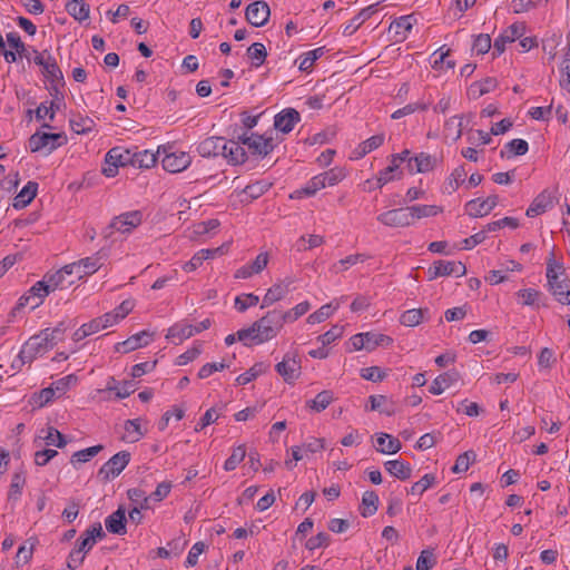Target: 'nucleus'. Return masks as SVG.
Listing matches in <instances>:
<instances>
[{"label": "nucleus", "mask_w": 570, "mask_h": 570, "mask_svg": "<svg viewBox=\"0 0 570 570\" xmlns=\"http://www.w3.org/2000/svg\"><path fill=\"white\" fill-rule=\"evenodd\" d=\"M322 55H323V48H317V49H314V50H311V51L304 53L299 58V70L307 71L308 69H311L313 67L314 62L320 57H322Z\"/></svg>", "instance_id": "61"}, {"label": "nucleus", "mask_w": 570, "mask_h": 570, "mask_svg": "<svg viewBox=\"0 0 570 570\" xmlns=\"http://www.w3.org/2000/svg\"><path fill=\"white\" fill-rule=\"evenodd\" d=\"M38 542L39 541H38L37 537H31L26 541L24 544L19 547L17 556H16L17 563H19V560L21 558L23 559L24 563L29 562L32 558L33 550H35L36 546L38 544Z\"/></svg>", "instance_id": "52"}, {"label": "nucleus", "mask_w": 570, "mask_h": 570, "mask_svg": "<svg viewBox=\"0 0 570 570\" xmlns=\"http://www.w3.org/2000/svg\"><path fill=\"white\" fill-rule=\"evenodd\" d=\"M462 117L453 116L445 121L444 134L446 137L458 140L462 136Z\"/></svg>", "instance_id": "48"}, {"label": "nucleus", "mask_w": 570, "mask_h": 570, "mask_svg": "<svg viewBox=\"0 0 570 570\" xmlns=\"http://www.w3.org/2000/svg\"><path fill=\"white\" fill-rule=\"evenodd\" d=\"M377 451L385 454H394L401 450V442L399 439L387 434L380 433L376 439Z\"/></svg>", "instance_id": "29"}, {"label": "nucleus", "mask_w": 570, "mask_h": 570, "mask_svg": "<svg viewBox=\"0 0 570 570\" xmlns=\"http://www.w3.org/2000/svg\"><path fill=\"white\" fill-rule=\"evenodd\" d=\"M459 379V374L455 371L444 372L436 376L430 385V392L432 394L439 395L442 394L445 389L450 387L454 384Z\"/></svg>", "instance_id": "26"}, {"label": "nucleus", "mask_w": 570, "mask_h": 570, "mask_svg": "<svg viewBox=\"0 0 570 570\" xmlns=\"http://www.w3.org/2000/svg\"><path fill=\"white\" fill-rule=\"evenodd\" d=\"M272 184L266 180H259L254 184H249L245 187L244 193L248 195L250 198L256 199L265 194Z\"/></svg>", "instance_id": "59"}, {"label": "nucleus", "mask_w": 570, "mask_h": 570, "mask_svg": "<svg viewBox=\"0 0 570 570\" xmlns=\"http://www.w3.org/2000/svg\"><path fill=\"white\" fill-rule=\"evenodd\" d=\"M51 348L52 346L51 344H49L48 338L45 337L42 332H40L39 334L31 336L23 344L19 353V358L23 364L31 363L35 358H37L38 356H42Z\"/></svg>", "instance_id": "2"}, {"label": "nucleus", "mask_w": 570, "mask_h": 570, "mask_svg": "<svg viewBox=\"0 0 570 570\" xmlns=\"http://www.w3.org/2000/svg\"><path fill=\"white\" fill-rule=\"evenodd\" d=\"M554 195L549 189L542 190L531 203L525 212L528 217H535L546 213L548 209L553 207Z\"/></svg>", "instance_id": "14"}, {"label": "nucleus", "mask_w": 570, "mask_h": 570, "mask_svg": "<svg viewBox=\"0 0 570 570\" xmlns=\"http://www.w3.org/2000/svg\"><path fill=\"white\" fill-rule=\"evenodd\" d=\"M190 163V156L184 151L167 154L161 160L163 168L173 174L185 170Z\"/></svg>", "instance_id": "16"}, {"label": "nucleus", "mask_w": 570, "mask_h": 570, "mask_svg": "<svg viewBox=\"0 0 570 570\" xmlns=\"http://www.w3.org/2000/svg\"><path fill=\"white\" fill-rule=\"evenodd\" d=\"M45 277L49 285V289H51V292H53L58 288H60V289L68 288L69 286H71L75 283V279L67 278L61 273L60 269L53 274H47Z\"/></svg>", "instance_id": "45"}, {"label": "nucleus", "mask_w": 570, "mask_h": 570, "mask_svg": "<svg viewBox=\"0 0 570 570\" xmlns=\"http://www.w3.org/2000/svg\"><path fill=\"white\" fill-rule=\"evenodd\" d=\"M246 449L245 445H238L233 450L232 455L225 461L224 469L225 471H233L237 468V465L245 459Z\"/></svg>", "instance_id": "55"}, {"label": "nucleus", "mask_w": 570, "mask_h": 570, "mask_svg": "<svg viewBox=\"0 0 570 570\" xmlns=\"http://www.w3.org/2000/svg\"><path fill=\"white\" fill-rule=\"evenodd\" d=\"M223 156L233 165L244 164L247 159L244 147L234 140L226 141V151L223 153Z\"/></svg>", "instance_id": "27"}, {"label": "nucleus", "mask_w": 570, "mask_h": 570, "mask_svg": "<svg viewBox=\"0 0 570 570\" xmlns=\"http://www.w3.org/2000/svg\"><path fill=\"white\" fill-rule=\"evenodd\" d=\"M41 72L51 82L60 81L63 79L62 72L51 53H48L46 58V65L42 66Z\"/></svg>", "instance_id": "39"}, {"label": "nucleus", "mask_w": 570, "mask_h": 570, "mask_svg": "<svg viewBox=\"0 0 570 570\" xmlns=\"http://www.w3.org/2000/svg\"><path fill=\"white\" fill-rule=\"evenodd\" d=\"M525 31L523 23H513L508 27L495 40L493 45V55L500 56L504 52L507 43L521 38Z\"/></svg>", "instance_id": "10"}, {"label": "nucleus", "mask_w": 570, "mask_h": 570, "mask_svg": "<svg viewBox=\"0 0 570 570\" xmlns=\"http://www.w3.org/2000/svg\"><path fill=\"white\" fill-rule=\"evenodd\" d=\"M409 210L411 213L412 224L415 219H421L424 217L436 216L442 209L435 205H414L409 206Z\"/></svg>", "instance_id": "42"}, {"label": "nucleus", "mask_w": 570, "mask_h": 570, "mask_svg": "<svg viewBox=\"0 0 570 570\" xmlns=\"http://www.w3.org/2000/svg\"><path fill=\"white\" fill-rule=\"evenodd\" d=\"M7 41L9 46L16 50V53L19 57L29 59V51L17 32L7 33Z\"/></svg>", "instance_id": "58"}, {"label": "nucleus", "mask_w": 570, "mask_h": 570, "mask_svg": "<svg viewBox=\"0 0 570 570\" xmlns=\"http://www.w3.org/2000/svg\"><path fill=\"white\" fill-rule=\"evenodd\" d=\"M151 333L148 331H141L131 335L126 341L117 343L115 348L117 352L126 354L139 347L146 346L151 341Z\"/></svg>", "instance_id": "17"}, {"label": "nucleus", "mask_w": 570, "mask_h": 570, "mask_svg": "<svg viewBox=\"0 0 570 570\" xmlns=\"http://www.w3.org/2000/svg\"><path fill=\"white\" fill-rule=\"evenodd\" d=\"M566 277L564 267L561 263L556 262L553 252L550 253V256L547 261V279L548 284L556 279H561Z\"/></svg>", "instance_id": "47"}, {"label": "nucleus", "mask_w": 570, "mask_h": 570, "mask_svg": "<svg viewBox=\"0 0 570 570\" xmlns=\"http://www.w3.org/2000/svg\"><path fill=\"white\" fill-rule=\"evenodd\" d=\"M345 170L341 167H334L321 174L324 186H335L345 178Z\"/></svg>", "instance_id": "53"}, {"label": "nucleus", "mask_w": 570, "mask_h": 570, "mask_svg": "<svg viewBox=\"0 0 570 570\" xmlns=\"http://www.w3.org/2000/svg\"><path fill=\"white\" fill-rule=\"evenodd\" d=\"M219 250L220 248L200 249L187 263L184 264V271L188 273L196 271L203 264L204 261L213 257Z\"/></svg>", "instance_id": "36"}, {"label": "nucleus", "mask_w": 570, "mask_h": 570, "mask_svg": "<svg viewBox=\"0 0 570 570\" xmlns=\"http://www.w3.org/2000/svg\"><path fill=\"white\" fill-rule=\"evenodd\" d=\"M466 175L468 171L464 165L454 168L444 183L443 193L448 195L453 194L461 185L465 183Z\"/></svg>", "instance_id": "24"}, {"label": "nucleus", "mask_w": 570, "mask_h": 570, "mask_svg": "<svg viewBox=\"0 0 570 570\" xmlns=\"http://www.w3.org/2000/svg\"><path fill=\"white\" fill-rule=\"evenodd\" d=\"M75 265L79 266L80 275H78V279H80L96 273L101 267L102 263L100 256L94 255L75 262Z\"/></svg>", "instance_id": "32"}, {"label": "nucleus", "mask_w": 570, "mask_h": 570, "mask_svg": "<svg viewBox=\"0 0 570 570\" xmlns=\"http://www.w3.org/2000/svg\"><path fill=\"white\" fill-rule=\"evenodd\" d=\"M412 161L415 164L416 173H428L435 167L436 158L426 153H420L414 158L409 159L410 166L412 165Z\"/></svg>", "instance_id": "41"}, {"label": "nucleus", "mask_w": 570, "mask_h": 570, "mask_svg": "<svg viewBox=\"0 0 570 570\" xmlns=\"http://www.w3.org/2000/svg\"><path fill=\"white\" fill-rule=\"evenodd\" d=\"M43 438L48 445H55L59 449H62L67 445V440L65 435L61 432H59L56 428L49 426L47 429V434Z\"/></svg>", "instance_id": "57"}, {"label": "nucleus", "mask_w": 570, "mask_h": 570, "mask_svg": "<svg viewBox=\"0 0 570 570\" xmlns=\"http://www.w3.org/2000/svg\"><path fill=\"white\" fill-rule=\"evenodd\" d=\"M104 450V445L98 444L80 451L75 452L70 458V463L75 469H78V464L90 461L94 456Z\"/></svg>", "instance_id": "35"}, {"label": "nucleus", "mask_w": 570, "mask_h": 570, "mask_svg": "<svg viewBox=\"0 0 570 570\" xmlns=\"http://www.w3.org/2000/svg\"><path fill=\"white\" fill-rule=\"evenodd\" d=\"M376 219L387 227H406L412 225L409 207L390 209L380 214Z\"/></svg>", "instance_id": "9"}, {"label": "nucleus", "mask_w": 570, "mask_h": 570, "mask_svg": "<svg viewBox=\"0 0 570 570\" xmlns=\"http://www.w3.org/2000/svg\"><path fill=\"white\" fill-rule=\"evenodd\" d=\"M426 314H429L428 308H412V309L405 311L401 315L400 322H401V324H403L405 326H416L423 321V318Z\"/></svg>", "instance_id": "44"}, {"label": "nucleus", "mask_w": 570, "mask_h": 570, "mask_svg": "<svg viewBox=\"0 0 570 570\" xmlns=\"http://www.w3.org/2000/svg\"><path fill=\"white\" fill-rule=\"evenodd\" d=\"M256 325L261 332L258 335L261 341L267 342L276 337L283 328L278 316V309L267 312L266 315L256 321Z\"/></svg>", "instance_id": "6"}, {"label": "nucleus", "mask_w": 570, "mask_h": 570, "mask_svg": "<svg viewBox=\"0 0 570 570\" xmlns=\"http://www.w3.org/2000/svg\"><path fill=\"white\" fill-rule=\"evenodd\" d=\"M106 529L114 534L126 533V511L119 507L114 513L108 515L105 520Z\"/></svg>", "instance_id": "21"}, {"label": "nucleus", "mask_w": 570, "mask_h": 570, "mask_svg": "<svg viewBox=\"0 0 570 570\" xmlns=\"http://www.w3.org/2000/svg\"><path fill=\"white\" fill-rule=\"evenodd\" d=\"M379 495L374 491H365L362 497L361 514L364 518L373 515L377 511Z\"/></svg>", "instance_id": "38"}, {"label": "nucleus", "mask_w": 570, "mask_h": 570, "mask_svg": "<svg viewBox=\"0 0 570 570\" xmlns=\"http://www.w3.org/2000/svg\"><path fill=\"white\" fill-rule=\"evenodd\" d=\"M265 371V366L263 363H257L253 367H250L245 373L238 375L236 377V383L238 385H246L253 380H255L258 375H261Z\"/></svg>", "instance_id": "56"}, {"label": "nucleus", "mask_w": 570, "mask_h": 570, "mask_svg": "<svg viewBox=\"0 0 570 570\" xmlns=\"http://www.w3.org/2000/svg\"><path fill=\"white\" fill-rule=\"evenodd\" d=\"M157 153H153L150 150H141L132 153V163L131 166L138 168H151L157 163Z\"/></svg>", "instance_id": "33"}, {"label": "nucleus", "mask_w": 570, "mask_h": 570, "mask_svg": "<svg viewBox=\"0 0 570 570\" xmlns=\"http://www.w3.org/2000/svg\"><path fill=\"white\" fill-rule=\"evenodd\" d=\"M38 184L35 181H28V184L21 189V191L13 199V207L17 209L24 208L29 205L37 195Z\"/></svg>", "instance_id": "28"}, {"label": "nucleus", "mask_w": 570, "mask_h": 570, "mask_svg": "<svg viewBox=\"0 0 570 570\" xmlns=\"http://www.w3.org/2000/svg\"><path fill=\"white\" fill-rule=\"evenodd\" d=\"M337 307H338V304L333 305V303L323 305L316 312L308 315L307 323L308 324H318V323L326 321Z\"/></svg>", "instance_id": "49"}, {"label": "nucleus", "mask_w": 570, "mask_h": 570, "mask_svg": "<svg viewBox=\"0 0 570 570\" xmlns=\"http://www.w3.org/2000/svg\"><path fill=\"white\" fill-rule=\"evenodd\" d=\"M249 140H250V144H249L248 149L250 150V153L253 155H257L261 157H265L268 154H271L275 147L272 137L266 138L265 136H262V135L252 134L249 136Z\"/></svg>", "instance_id": "20"}, {"label": "nucleus", "mask_w": 570, "mask_h": 570, "mask_svg": "<svg viewBox=\"0 0 570 570\" xmlns=\"http://www.w3.org/2000/svg\"><path fill=\"white\" fill-rule=\"evenodd\" d=\"M105 537L106 533L104 532L101 524L97 522L81 534L75 549L85 556L92 549L97 540H102Z\"/></svg>", "instance_id": "11"}, {"label": "nucleus", "mask_w": 570, "mask_h": 570, "mask_svg": "<svg viewBox=\"0 0 570 570\" xmlns=\"http://www.w3.org/2000/svg\"><path fill=\"white\" fill-rule=\"evenodd\" d=\"M293 283L292 279H284L275 283L269 287L263 297L262 308L268 307L274 303L284 298L288 293V287Z\"/></svg>", "instance_id": "19"}, {"label": "nucleus", "mask_w": 570, "mask_h": 570, "mask_svg": "<svg viewBox=\"0 0 570 570\" xmlns=\"http://www.w3.org/2000/svg\"><path fill=\"white\" fill-rule=\"evenodd\" d=\"M299 119L301 116L296 109L287 108L275 116L274 127L284 134H288Z\"/></svg>", "instance_id": "18"}, {"label": "nucleus", "mask_w": 570, "mask_h": 570, "mask_svg": "<svg viewBox=\"0 0 570 570\" xmlns=\"http://www.w3.org/2000/svg\"><path fill=\"white\" fill-rule=\"evenodd\" d=\"M247 57L250 59L252 65L256 68L261 67L267 57V51L262 42H254L247 48Z\"/></svg>", "instance_id": "43"}, {"label": "nucleus", "mask_w": 570, "mask_h": 570, "mask_svg": "<svg viewBox=\"0 0 570 570\" xmlns=\"http://www.w3.org/2000/svg\"><path fill=\"white\" fill-rule=\"evenodd\" d=\"M108 159L116 160L120 167L131 165L132 151L124 147H114L108 151Z\"/></svg>", "instance_id": "46"}, {"label": "nucleus", "mask_w": 570, "mask_h": 570, "mask_svg": "<svg viewBox=\"0 0 570 570\" xmlns=\"http://www.w3.org/2000/svg\"><path fill=\"white\" fill-rule=\"evenodd\" d=\"M334 401V395L332 391L324 390L320 392L315 399L306 402V407L311 409L314 412L324 411L332 402Z\"/></svg>", "instance_id": "34"}, {"label": "nucleus", "mask_w": 570, "mask_h": 570, "mask_svg": "<svg viewBox=\"0 0 570 570\" xmlns=\"http://www.w3.org/2000/svg\"><path fill=\"white\" fill-rule=\"evenodd\" d=\"M567 40L568 43L564 48L563 58L559 67V86L561 89L570 92V33H568Z\"/></svg>", "instance_id": "25"}, {"label": "nucleus", "mask_w": 570, "mask_h": 570, "mask_svg": "<svg viewBox=\"0 0 570 570\" xmlns=\"http://www.w3.org/2000/svg\"><path fill=\"white\" fill-rule=\"evenodd\" d=\"M549 285V291L554 298L561 304H570V281L566 277L552 281Z\"/></svg>", "instance_id": "23"}, {"label": "nucleus", "mask_w": 570, "mask_h": 570, "mask_svg": "<svg viewBox=\"0 0 570 570\" xmlns=\"http://www.w3.org/2000/svg\"><path fill=\"white\" fill-rule=\"evenodd\" d=\"M127 494H128L129 500L131 502H134L136 504V507H138L140 509L149 508L150 498L146 495V492L144 490L138 489V488L129 489Z\"/></svg>", "instance_id": "60"}, {"label": "nucleus", "mask_w": 570, "mask_h": 570, "mask_svg": "<svg viewBox=\"0 0 570 570\" xmlns=\"http://www.w3.org/2000/svg\"><path fill=\"white\" fill-rule=\"evenodd\" d=\"M51 293L49 289V285L43 277L42 281L37 282L28 292L27 295H23L19 298L18 304L12 308L10 313L9 322L16 316V313L26 306H30L31 309L37 308L43 301V298Z\"/></svg>", "instance_id": "1"}, {"label": "nucleus", "mask_w": 570, "mask_h": 570, "mask_svg": "<svg viewBox=\"0 0 570 570\" xmlns=\"http://www.w3.org/2000/svg\"><path fill=\"white\" fill-rule=\"evenodd\" d=\"M67 12L81 22L89 18L90 7L83 0H70L66 3Z\"/></svg>", "instance_id": "31"}, {"label": "nucleus", "mask_w": 570, "mask_h": 570, "mask_svg": "<svg viewBox=\"0 0 570 570\" xmlns=\"http://www.w3.org/2000/svg\"><path fill=\"white\" fill-rule=\"evenodd\" d=\"M275 370L286 383L293 384L301 375V358L297 354L287 353Z\"/></svg>", "instance_id": "7"}, {"label": "nucleus", "mask_w": 570, "mask_h": 570, "mask_svg": "<svg viewBox=\"0 0 570 570\" xmlns=\"http://www.w3.org/2000/svg\"><path fill=\"white\" fill-rule=\"evenodd\" d=\"M197 151L202 157L223 156L226 151V141L223 137H207L198 144Z\"/></svg>", "instance_id": "15"}, {"label": "nucleus", "mask_w": 570, "mask_h": 570, "mask_svg": "<svg viewBox=\"0 0 570 570\" xmlns=\"http://www.w3.org/2000/svg\"><path fill=\"white\" fill-rule=\"evenodd\" d=\"M194 336L191 324L186 321L178 322L168 328L167 340H171L175 344H180L185 340Z\"/></svg>", "instance_id": "22"}, {"label": "nucleus", "mask_w": 570, "mask_h": 570, "mask_svg": "<svg viewBox=\"0 0 570 570\" xmlns=\"http://www.w3.org/2000/svg\"><path fill=\"white\" fill-rule=\"evenodd\" d=\"M94 126L95 122L89 117L78 116L76 118L70 119V127L78 135L91 131Z\"/></svg>", "instance_id": "51"}, {"label": "nucleus", "mask_w": 570, "mask_h": 570, "mask_svg": "<svg viewBox=\"0 0 570 570\" xmlns=\"http://www.w3.org/2000/svg\"><path fill=\"white\" fill-rule=\"evenodd\" d=\"M26 484V476L23 472H16L12 475L8 500H18L22 493V488Z\"/></svg>", "instance_id": "50"}, {"label": "nucleus", "mask_w": 570, "mask_h": 570, "mask_svg": "<svg viewBox=\"0 0 570 570\" xmlns=\"http://www.w3.org/2000/svg\"><path fill=\"white\" fill-rule=\"evenodd\" d=\"M466 274L465 265L460 261H436L428 269L429 279H435L441 276L461 277Z\"/></svg>", "instance_id": "5"}, {"label": "nucleus", "mask_w": 570, "mask_h": 570, "mask_svg": "<svg viewBox=\"0 0 570 570\" xmlns=\"http://www.w3.org/2000/svg\"><path fill=\"white\" fill-rule=\"evenodd\" d=\"M385 470L400 480L411 478L412 468L409 463L401 460H391L384 463Z\"/></svg>", "instance_id": "30"}, {"label": "nucleus", "mask_w": 570, "mask_h": 570, "mask_svg": "<svg viewBox=\"0 0 570 570\" xmlns=\"http://www.w3.org/2000/svg\"><path fill=\"white\" fill-rule=\"evenodd\" d=\"M67 142L63 134L35 132L29 138V147L31 153H38L43 148H48V154Z\"/></svg>", "instance_id": "4"}, {"label": "nucleus", "mask_w": 570, "mask_h": 570, "mask_svg": "<svg viewBox=\"0 0 570 570\" xmlns=\"http://www.w3.org/2000/svg\"><path fill=\"white\" fill-rule=\"evenodd\" d=\"M141 220L142 215L139 210L127 212L115 217L109 224V228L124 234L130 233L134 228L141 224Z\"/></svg>", "instance_id": "12"}, {"label": "nucleus", "mask_w": 570, "mask_h": 570, "mask_svg": "<svg viewBox=\"0 0 570 570\" xmlns=\"http://www.w3.org/2000/svg\"><path fill=\"white\" fill-rule=\"evenodd\" d=\"M261 334L259 330L257 328L256 322L252 324L248 328L239 330L236 335L237 340L243 342L246 346H249L252 344H263L265 341H261L258 335Z\"/></svg>", "instance_id": "40"}, {"label": "nucleus", "mask_w": 570, "mask_h": 570, "mask_svg": "<svg viewBox=\"0 0 570 570\" xmlns=\"http://www.w3.org/2000/svg\"><path fill=\"white\" fill-rule=\"evenodd\" d=\"M435 475L428 473L423 475L417 482L413 483L410 489L411 494L422 495L429 488L435 483Z\"/></svg>", "instance_id": "54"}, {"label": "nucleus", "mask_w": 570, "mask_h": 570, "mask_svg": "<svg viewBox=\"0 0 570 570\" xmlns=\"http://www.w3.org/2000/svg\"><path fill=\"white\" fill-rule=\"evenodd\" d=\"M259 297L255 294H243L235 298V307L243 313L248 307L257 305Z\"/></svg>", "instance_id": "64"}, {"label": "nucleus", "mask_w": 570, "mask_h": 570, "mask_svg": "<svg viewBox=\"0 0 570 570\" xmlns=\"http://www.w3.org/2000/svg\"><path fill=\"white\" fill-rule=\"evenodd\" d=\"M107 390L115 391L118 399H125L135 392V383L132 381H125L118 385L107 383Z\"/></svg>", "instance_id": "62"}, {"label": "nucleus", "mask_w": 570, "mask_h": 570, "mask_svg": "<svg viewBox=\"0 0 570 570\" xmlns=\"http://www.w3.org/2000/svg\"><path fill=\"white\" fill-rule=\"evenodd\" d=\"M370 402L372 411H380L387 416L394 415L396 412L393 402L389 401L385 395H371Z\"/></svg>", "instance_id": "37"}, {"label": "nucleus", "mask_w": 570, "mask_h": 570, "mask_svg": "<svg viewBox=\"0 0 570 570\" xmlns=\"http://www.w3.org/2000/svg\"><path fill=\"white\" fill-rule=\"evenodd\" d=\"M271 9L266 1L257 0L249 3L245 10V19L253 27L259 28L268 22Z\"/></svg>", "instance_id": "8"}, {"label": "nucleus", "mask_w": 570, "mask_h": 570, "mask_svg": "<svg viewBox=\"0 0 570 570\" xmlns=\"http://www.w3.org/2000/svg\"><path fill=\"white\" fill-rule=\"evenodd\" d=\"M499 197L497 195L489 196L485 199L475 198L466 203V213L471 217H484L498 205Z\"/></svg>", "instance_id": "13"}, {"label": "nucleus", "mask_w": 570, "mask_h": 570, "mask_svg": "<svg viewBox=\"0 0 570 570\" xmlns=\"http://www.w3.org/2000/svg\"><path fill=\"white\" fill-rule=\"evenodd\" d=\"M131 459L130 452L124 450L112 455L98 471V476L107 482L118 476L129 464Z\"/></svg>", "instance_id": "3"}, {"label": "nucleus", "mask_w": 570, "mask_h": 570, "mask_svg": "<svg viewBox=\"0 0 570 570\" xmlns=\"http://www.w3.org/2000/svg\"><path fill=\"white\" fill-rule=\"evenodd\" d=\"M124 429L131 436V442H137L145 435V432L141 430L139 419L127 420Z\"/></svg>", "instance_id": "63"}]
</instances>
